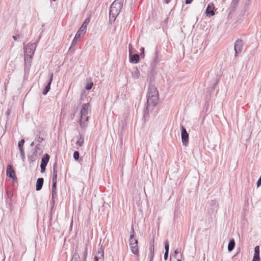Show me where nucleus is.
I'll list each match as a JSON object with an SVG mask.
<instances>
[{"label":"nucleus","mask_w":261,"mask_h":261,"mask_svg":"<svg viewBox=\"0 0 261 261\" xmlns=\"http://www.w3.org/2000/svg\"><path fill=\"white\" fill-rule=\"evenodd\" d=\"M235 246V242L233 239H231L229 241V242L228 245V250L229 251H232Z\"/></svg>","instance_id":"obj_24"},{"label":"nucleus","mask_w":261,"mask_h":261,"mask_svg":"<svg viewBox=\"0 0 261 261\" xmlns=\"http://www.w3.org/2000/svg\"><path fill=\"white\" fill-rule=\"evenodd\" d=\"M256 185H257V187H259L261 185V175L257 181Z\"/></svg>","instance_id":"obj_41"},{"label":"nucleus","mask_w":261,"mask_h":261,"mask_svg":"<svg viewBox=\"0 0 261 261\" xmlns=\"http://www.w3.org/2000/svg\"><path fill=\"white\" fill-rule=\"evenodd\" d=\"M87 25L88 24H85V23L83 22L82 25H81V27H84V30H87Z\"/></svg>","instance_id":"obj_47"},{"label":"nucleus","mask_w":261,"mask_h":261,"mask_svg":"<svg viewBox=\"0 0 261 261\" xmlns=\"http://www.w3.org/2000/svg\"><path fill=\"white\" fill-rule=\"evenodd\" d=\"M87 256V247H86L84 249V251H83V257L84 259L83 261L86 260Z\"/></svg>","instance_id":"obj_29"},{"label":"nucleus","mask_w":261,"mask_h":261,"mask_svg":"<svg viewBox=\"0 0 261 261\" xmlns=\"http://www.w3.org/2000/svg\"><path fill=\"white\" fill-rule=\"evenodd\" d=\"M243 42L242 40L238 39L234 43V49L236 52L235 56H236L238 54H240L243 50Z\"/></svg>","instance_id":"obj_9"},{"label":"nucleus","mask_w":261,"mask_h":261,"mask_svg":"<svg viewBox=\"0 0 261 261\" xmlns=\"http://www.w3.org/2000/svg\"><path fill=\"white\" fill-rule=\"evenodd\" d=\"M219 81V79H217L216 84L218 83V82Z\"/></svg>","instance_id":"obj_51"},{"label":"nucleus","mask_w":261,"mask_h":261,"mask_svg":"<svg viewBox=\"0 0 261 261\" xmlns=\"http://www.w3.org/2000/svg\"><path fill=\"white\" fill-rule=\"evenodd\" d=\"M237 3H238V0H233L231 3L232 7L233 8H235L236 6L237 5Z\"/></svg>","instance_id":"obj_40"},{"label":"nucleus","mask_w":261,"mask_h":261,"mask_svg":"<svg viewBox=\"0 0 261 261\" xmlns=\"http://www.w3.org/2000/svg\"><path fill=\"white\" fill-rule=\"evenodd\" d=\"M140 50H141L142 51V53L141 54V56H144V48L143 47H142Z\"/></svg>","instance_id":"obj_46"},{"label":"nucleus","mask_w":261,"mask_h":261,"mask_svg":"<svg viewBox=\"0 0 261 261\" xmlns=\"http://www.w3.org/2000/svg\"><path fill=\"white\" fill-rule=\"evenodd\" d=\"M214 6L213 4H208L207 6L206 11H205V14L207 16L211 17L212 16H214L215 15V13L214 11Z\"/></svg>","instance_id":"obj_13"},{"label":"nucleus","mask_w":261,"mask_h":261,"mask_svg":"<svg viewBox=\"0 0 261 261\" xmlns=\"http://www.w3.org/2000/svg\"><path fill=\"white\" fill-rule=\"evenodd\" d=\"M148 96H150L151 97L159 96L158 91L154 86L151 85L149 86L147 97Z\"/></svg>","instance_id":"obj_10"},{"label":"nucleus","mask_w":261,"mask_h":261,"mask_svg":"<svg viewBox=\"0 0 261 261\" xmlns=\"http://www.w3.org/2000/svg\"><path fill=\"white\" fill-rule=\"evenodd\" d=\"M7 176L11 178L14 181H17V177L15 174V171L13 169L12 165H8L7 167Z\"/></svg>","instance_id":"obj_7"},{"label":"nucleus","mask_w":261,"mask_h":261,"mask_svg":"<svg viewBox=\"0 0 261 261\" xmlns=\"http://www.w3.org/2000/svg\"><path fill=\"white\" fill-rule=\"evenodd\" d=\"M154 257V253L150 252L149 257H150V260L149 261H152Z\"/></svg>","instance_id":"obj_42"},{"label":"nucleus","mask_w":261,"mask_h":261,"mask_svg":"<svg viewBox=\"0 0 261 261\" xmlns=\"http://www.w3.org/2000/svg\"><path fill=\"white\" fill-rule=\"evenodd\" d=\"M73 158L75 160L77 161L79 159V152L77 151H75L73 153Z\"/></svg>","instance_id":"obj_35"},{"label":"nucleus","mask_w":261,"mask_h":261,"mask_svg":"<svg viewBox=\"0 0 261 261\" xmlns=\"http://www.w3.org/2000/svg\"><path fill=\"white\" fill-rule=\"evenodd\" d=\"M42 152L43 150L40 147V145L39 144H36L35 148L28 154L29 160L31 162L36 161Z\"/></svg>","instance_id":"obj_5"},{"label":"nucleus","mask_w":261,"mask_h":261,"mask_svg":"<svg viewBox=\"0 0 261 261\" xmlns=\"http://www.w3.org/2000/svg\"><path fill=\"white\" fill-rule=\"evenodd\" d=\"M193 0H186L185 3L186 4H190L192 3Z\"/></svg>","instance_id":"obj_48"},{"label":"nucleus","mask_w":261,"mask_h":261,"mask_svg":"<svg viewBox=\"0 0 261 261\" xmlns=\"http://www.w3.org/2000/svg\"><path fill=\"white\" fill-rule=\"evenodd\" d=\"M6 113H7V115H9V114H10V110H8V111L6 112Z\"/></svg>","instance_id":"obj_49"},{"label":"nucleus","mask_w":261,"mask_h":261,"mask_svg":"<svg viewBox=\"0 0 261 261\" xmlns=\"http://www.w3.org/2000/svg\"><path fill=\"white\" fill-rule=\"evenodd\" d=\"M84 141V138L82 135H80L79 140L76 142V144L80 147H82L83 145Z\"/></svg>","instance_id":"obj_25"},{"label":"nucleus","mask_w":261,"mask_h":261,"mask_svg":"<svg viewBox=\"0 0 261 261\" xmlns=\"http://www.w3.org/2000/svg\"><path fill=\"white\" fill-rule=\"evenodd\" d=\"M93 86V83L92 82L87 84V85L86 86V90L91 89Z\"/></svg>","instance_id":"obj_36"},{"label":"nucleus","mask_w":261,"mask_h":261,"mask_svg":"<svg viewBox=\"0 0 261 261\" xmlns=\"http://www.w3.org/2000/svg\"><path fill=\"white\" fill-rule=\"evenodd\" d=\"M181 141L184 146H187L189 143V134L184 126H181Z\"/></svg>","instance_id":"obj_6"},{"label":"nucleus","mask_w":261,"mask_h":261,"mask_svg":"<svg viewBox=\"0 0 261 261\" xmlns=\"http://www.w3.org/2000/svg\"><path fill=\"white\" fill-rule=\"evenodd\" d=\"M161 55H159V52L155 53V56L153 57L152 64L155 65L161 61Z\"/></svg>","instance_id":"obj_21"},{"label":"nucleus","mask_w":261,"mask_h":261,"mask_svg":"<svg viewBox=\"0 0 261 261\" xmlns=\"http://www.w3.org/2000/svg\"><path fill=\"white\" fill-rule=\"evenodd\" d=\"M50 156L48 154H45L41 159V165L46 166L47 165L49 160Z\"/></svg>","instance_id":"obj_18"},{"label":"nucleus","mask_w":261,"mask_h":261,"mask_svg":"<svg viewBox=\"0 0 261 261\" xmlns=\"http://www.w3.org/2000/svg\"><path fill=\"white\" fill-rule=\"evenodd\" d=\"M56 190H57V185H55V187H54V184H53V186H52V199L55 198V196L57 195Z\"/></svg>","instance_id":"obj_27"},{"label":"nucleus","mask_w":261,"mask_h":261,"mask_svg":"<svg viewBox=\"0 0 261 261\" xmlns=\"http://www.w3.org/2000/svg\"><path fill=\"white\" fill-rule=\"evenodd\" d=\"M123 4V0H115L110 8V19L115 20L119 14Z\"/></svg>","instance_id":"obj_3"},{"label":"nucleus","mask_w":261,"mask_h":261,"mask_svg":"<svg viewBox=\"0 0 261 261\" xmlns=\"http://www.w3.org/2000/svg\"><path fill=\"white\" fill-rule=\"evenodd\" d=\"M132 77L135 80L139 79L140 77V72L137 68H134L132 71Z\"/></svg>","instance_id":"obj_19"},{"label":"nucleus","mask_w":261,"mask_h":261,"mask_svg":"<svg viewBox=\"0 0 261 261\" xmlns=\"http://www.w3.org/2000/svg\"><path fill=\"white\" fill-rule=\"evenodd\" d=\"M129 245H134L135 243H138V240L136 239V237H130L129 239Z\"/></svg>","instance_id":"obj_26"},{"label":"nucleus","mask_w":261,"mask_h":261,"mask_svg":"<svg viewBox=\"0 0 261 261\" xmlns=\"http://www.w3.org/2000/svg\"><path fill=\"white\" fill-rule=\"evenodd\" d=\"M159 101V96L151 97L148 96L147 97L146 107L144 110V116L148 115L149 111H151L156 106Z\"/></svg>","instance_id":"obj_4"},{"label":"nucleus","mask_w":261,"mask_h":261,"mask_svg":"<svg viewBox=\"0 0 261 261\" xmlns=\"http://www.w3.org/2000/svg\"><path fill=\"white\" fill-rule=\"evenodd\" d=\"M90 21V19L89 18H86L85 21H84V22L85 23V24H88L89 23Z\"/></svg>","instance_id":"obj_45"},{"label":"nucleus","mask_w":261,"mask_h":261,"mask_svg":"<svg viewBox=\"0 0 261 261\" xmlns=\"http://www.w3.org/2000/svg\"><path fill=\"white\" fill-rule=\"evenodd\" d=\"M46 166H44L40 164V170L41 173L45 172Z\"/></svg>","instance_id":"obj_39"},{"label":"nucleus","mask_w":261,"mask_h":261,"mask_svg":"<svg viewBox=\"0 0 261 261\" xmlns=\"http://www.w3.org/2000/svg\"><path fill=\"white\" fill-rule=\"evenodd\" d=\"M182 254L180 252V249L177 248L173 254L170 256V261H181Z\"/></svg>","instance_id":"obj_8"},{"label":"nucleus","mask_w":261,"mask_h":261,"mask_svg":"<svg viewBox=\"0 0 261 261\" xmlns=\"http://www.w3.org/2000/svg\"><path fill=\"white\" fill-rule=\"evenodd\" d=\"M54 199H55V198L53 199V203H54V202H55Z\"/></svg>","instance_id":"obj_52"},{"label":"nucleus","mask_w":261,"mask_h":261,"mask_svg":"<svg viewBox=\"0 0 261 261\" xmlns=\"http://www.w3.org/2000/svg\"><path fill=\"white\" fill-rule=\"evenodd\" d=\"M57 163H55L53 165V174L55 175H57Z\"/></svg>","instance_id":"obj_37"},{"label":"nucleus","mask_w":261,"mask_h":261,"mask_svg":"<svg viewBox=\"0 0 261 261\" xmlns=\"http://www.w3.org/2000/svg\"><path fill=\"white\" fill-rule=\"evenodd\" d=\"M86 30H84V27H81L79 30L77 32L75 35L79 37V39L83 37L85 34Z\"/></svg>","instance_id":"obj_16"},{"label":"nucleus","mask_w":261,"mask_h":261,"mask_svg":"<svg viewBox=\"0 0 261 261\" xmlns=\"http://www.w3.org/2000/svg\"><path fill=\"white\" fill-rule=\"evenodd\" d=\"M44 182V179L42 177L38 178L36 182V191H39L40 190L43 186Z\"/></svg>","instance_id":"obj_15"},{"label":"nucleus","mask_w":261,"mask_h":261,"mask_svg":"<svg viewBox=\"0 0 261 261\" xmlns=\"http://www.w3.org/2000/svg\"><path fill=\"white\" fill-rule=\"evenodd\" d=\"M154 240L150 244V252L154 253Z\"/></svg>","instance_id":"obj_34"},{"label":"nucleus","mask_w":261,"mask_h":261,"mask_svg":"<svg viewBox=\"0 0 261 261\" xmlns=\"http://www.w3.org/2000/svg\"><path fill=\"white\" fill-rule=\"evenodd\" d=\"M93 261H104V251L101 248L96 253Z\"/></svg>","instance_id":"obj_11"},{"label":"nucleus","mask_w":261,"mask_h":261,"mask_svg":"<svg viewBox=\"0 0 261 261\" xmlns=\"http://www.w3.org/2000/svg\"><path fill=\"white\" fill-rule=\"evenodd\" d=\"M252 261H260L259 246H256L254 248V253Z\"/></svg>","instance_id":"obj_14"},{"label":"nucleus","mask_w":261,"mask_h":261,"mask_svg":"<svg viewBox=\"0 0 261 261\" xmlns=\"http://www.w3.org/2000/svg\"><path fill=\"white\" fill-rule=\"evenodd\" d=\"M43 140V138H41L40 136H37L35 138V140L31 144V146H33V145L40 143Z\"/></svg>","instance_id":"obj_23"},{"label":"nucleus","mask_w":261,"mask_h":261,"mask_svg":"<svg viewBox=\"0 0 261 261\" xmlns=\"http://www.w3.org/2000/svg\"><path fill=\"white\" fill-rule=\"evenodd\" d=\"M57 175H55L53 174V184H54V187H55V185H57Z\"/></svg>","instance_id":"obj_33"},{"label":"nucleus","mask_w":261,"mask_h":261,"mask_svg":"<svg viewBox=\"0 0 261 261\" xmlns=\"http://www.w3.org/2000/svg\"><path fill=\"white\" fill-rule=\"evenodd\" d=\"M138 244V243H135L133 245H129L132 253L135 255H137L139 253V248Z\"/></svg>","instance_id":"obj_17"},{"label":"nucleus","mask_w":261,"mask_h":261,"mask_svg":"<svg viewBox=\"0 0 261 261\" xmlns=\"http://www.w3.org/2000/svg\"><path fill=\"white\" fill-rule=\"evenodd\" d=\"M139 60V56L137 54H134L130 58V62L132 63H138Z\"/></svg>","instance_id":"obj_22"},{"label":"nucleus","mask_w":261,"mask_h":261,"mask_svg":"<svg viewBox=\"0 0 261 261\" xmlns=\"http://www.w3.org/2000/svg\"><path fill=\"white\" fill-rule=\"evenodd\" d=\"M53 77H54L53 73V72L50 73L49 74V81L43 91V95H46L48 92V91L50 90V85H51V82L53 81Z\"/></svg>","instance_id":"obj_12"},{"label":"nucleus","mask_w":261,"mask_h":261,"mask_svg":"<svg viewBox=\"0 0 261 261\" xmlns=\"http://www.w3.org/2000/svg\"><path fill=\"white\" fill-rule=\"evenodd\" d=\"M165 244V252L164 253V259L165 260H167L168 257V252L169 249V245L167 241H166L164 242Z\"/></svg>","instance_id":"obj_20"},{"label":"nucleus","mask_w":261,"mask_h":261,"mask_svg":"<svg viewBox=\"0 0 261 261\" xmlns=\"http://www.w3.org/2000/svg\"><path fill=\"white\" fill-rule=\"evenodd\" d=\"M210 204L211 205H212V206H216V202L215 201H213V200H212L210 202Z\"/></svg>","instance_id":"obj_44"},{"label":"nucleus","mask_w":261,"mask_h":261,"mask_svg":"<svg viewBox=\"0 0 261 261\" xmlns=\"http://www.w3.org/2000/svg\"><path fill=\"white\" fill-rule=\"evenodd\" d=\"M24 143V140L21 139L20 141L18 142V146L19 149L23 148V146Z\"/></svg>","instance_id":"obj_30"},{"label":"nucleus","mask_w":261,"mask_h":261,"mask_svg":"<svg viewBox=\"0 0 261 261\" xmlns=\"http://www.w3.org/2000/svg\"><path fill=\"white\" fill-rule=\"evenodd\" d=\"M170 0H165V2L167 4H168L170 2Z\"/></svg>","instance_id":"obj_50"},{"label":"nucleus","mask_w":261,"mask_h":261,"mask_svg":"<svg viewBox=\"0 0 261 261\" xmlns=\"http://www.w3.org/2000/svg\"><path fill=\"white\" fill-rule=\"evenodd\" d=\"M53 1H56V0H53Z\"/></svg>","instance_id":"obj_53"},{"label":"nucleus","mask_w":261,"mask_h":261,"mask_svg":"<svg viewBox=\"0 0 261 261\" xmlns=\"http://www.w3.org/2000/svg\"><path fill=\"white\" fill-rule=\"evenodd\" d=\"M19 151H20V156H21L22 160H24L25 158L24 149L23 148L20 149Z\"/></svg>","instance_id":"obj_31"},{"label":"nucleus","mask_w":261,"mask_h":261,"mask_svg":"<svg viewBox=\"0 0 261 261\" xmlns=\"http://www.w3.org/2000/svg\"><path fill=\"white\" fill-rule=\"evenodd\" d=\"M71 261H80V256L77 252L74 253Z\"/></svg>","instance_id":"obj_28"},{"label":"nucleus","mask_w":261,"mask_h":261,"mask_svg":"<svg viewBox=\"0 0 261 261\" xmlns=\"http://www.w3.org/2000/svg\"><path fill=\"white\" fill-rule=\"evenodd\" d=\"M36 46L35 43H30L24 45V59L26 66H30Z\"/></svg>","instance_id":"obj_2"},{"label":"nucleus","mask_w":261,"mask_h":261,"mask_svg":"<svg viewBox=\"0 0 261 261\" xmlns=\"http://www.w3.org/2000/svg\"><path fill=\"white\" fill-rule=\"evenodd\" d=\"M20 36L19 34L14 35L13 36V38L14 40H16L18 38H20Z\"/></svg>","instance_id":"obj_43"},{"label":"nucleus","mask_w":261,"mask_h":261,"mask_svg":"<svg viewBox=\"0 0 261 261\" xmlns=\"http://www.w3.org/2000/svg\"><path fill=\"white\" fill-rule=\"evenodd\" d=\"M91 114V106L89 103H84L80 112V125L81 127L85 128L88 124V119Z\"/></svg>","instance_id":"obj_1"},{"label":"nucleus","mask_w":261,"mask_h":261,"mask_svg":"<svg viewBox=\"0 0 261 261\" xmlns=\"http://www.w3.org/2000/svg\"><path fill=\"white\" fill-rule=\"evenodd\" d=\"M130 233V237H136V236H135L136 235V233L135 232V230H134V229L133 227H132V228H131Z\"/></svg>","instance_id":"obj_38"},{"label":"nucleus","mask_w":261,"mask_h":261,"mask_svg":"<svg viewBox=\"0 0 261 261\" xmlns=\"http://www.w3.org/2000/svg\"><path fill=\"white\" fill-rule=\"evenodd\" d=\"M80 40V39H79V37L75 35L72 43H71V45H75L76 44V42L79 41Z\"/></svg>","instance_id":"obj_32"}]
</instances>
